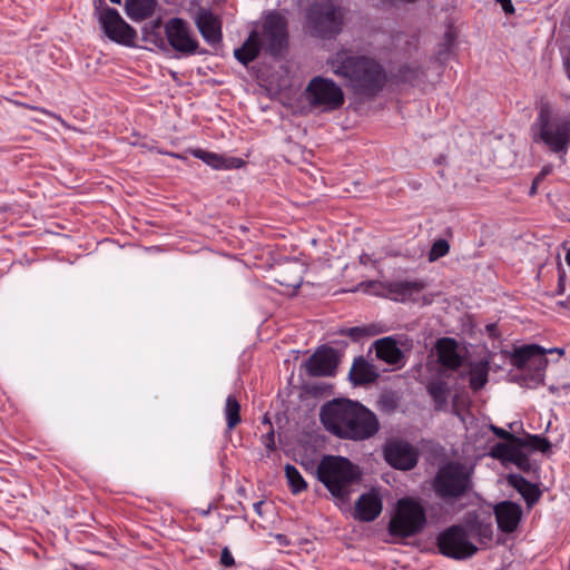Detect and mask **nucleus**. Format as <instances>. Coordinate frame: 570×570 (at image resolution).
I'll list each match as a JSON object with an SVG mask.
<instances>
[{
  "label": "nucleus",
  "instance_id": "1",
  "mask_svg": "<svg viewBox=\"0 0 570 570\" xmlns=\"http://www.w3.org/2000/svg\"><path fill=\"white\" fill-rule=\"evenodd\" d=\"M320 419L327 432L351 441L373 438L381 428L376 414L360 402L335 399L325 403Z\"/></svg>",
  "mask_w": 570,
  "mask_h": 570
},
{
  "label": "nucleus",
  "instance_id": "2",
  "mask_svg": "<svg viewBox=\"0 0 570 570\" xmlns=\"http://www.w3.org/2000/svg\"><path fill=\"white\" fill-rule=\"evenodd\" d=\"M332 72L344 79L346 86L365 99L375 98L387 83V73L375 58L355 55L350 49H341L328 60Z\"/></svg>",
  "mask_w": 570,
  "mask_h": 570
},
{
  "label": "nucleus",
  "instance_id": "3",
  "mask_svg": "<svg viewBox=\"0 0 570 570\" xmlns=\"http://www.w3.org/2000/svg\"><path fill=\"white\" fill-rule=\"evenodd\" d=\"M533 140L544 144L557 155H567L570 147V112L554 114L549 102H541L531 126Z\"/></svg>",
  "mask_w": 570,
  "mask_h": 570
},
{
  "label": "nucleus",
  "instance_id": "4",
  "mask_svg": "<svg viewBox=\"0 0 570 570\" xmlns=\"http://www.w3.org/2000/svg\"><path fill=\"white\" fill-rule=\"evenodd\" d=\"M317 479L330 493L340 501H348L351 488L358 480L360 473L348 459L325 455L316 469Z\"/></svg>",
  "mask_w": 570,
  "mask_h": 570
},
{
  "label": "nucleus",
  "instance_id": "5",
  "mask_svg": "<svg viewBox=\"0 0 570 570\" xmlns=\"http://www.w3.org/2000/svg\"><path fill=\"white\" fill-rule=\"evenodd\" d=\"M554 352L560 355L564 353L562 348L553 347L547 350L538 344L517 347L510 356V363L520 370L521 373L514 375L513 380L528 387L540 385L544 380L548 366L547 354Z\"/></svg>",
  "mask_w": 570,
  "mask_h": 570
},
{
  "label": "nucleus",
  "instance_id": "6",
  "mask_svg": "<svg viewBox=\"0 0 570 570\" xmlns=\"http://www.w3.org/2000/svg\"><path fill=\"white\" fill-rule=\"evenodd\" d=\"M472 469L460 462H448L438 470L432 481V489L444 502H454L472 490Z\"/></svg>",
  "mask_w": 570,
  "mask_h": 570
},
{
  "label": "nucleus",
  "instance_id": "7",
  "mask_svg": "<svg viewBox=\"0 0 570 570\" xmlns=\"http://www.w3.org/2000/svg\"><path fill=\"white\" fill-rule=\"evenodd\" d=\"M426 522V511L421 501L404 497L397 500L387 530L392 537L406 539L419 534Z\"/></svg>",
  "mask_w": 570,
  "mask_h": 570
},
{
  "label": "nucleus",
  "instance_id": "8",
  "mask_svg": "<svg viewBox=\"0 0 570 570\" xmlns=\"http://www.w3.org/2000/svg\"><path fill=\"white\" fill-rule=\"evenodd\" d=\"M305 98L312 108L322 112H333L342 108L345 102L344 91L333 79L313 77L306 88Z\"/></svg>",
  "mask_w": 570,
  "mask_h": 570
},
{
  "label": "nucleus",
  "instance_id": "9",
  "mask_svg": "<svg viewBox=\"0 0 570 570\" xmlns=\"http://www.w3.org/2000/svg\"><path fill=\"white\" fill-rule=\"evenodd\" d=\"M306 22L312 35L331 39L341 31L342 16L332 0H315L307 9Z\"/></svg>",
  "mask_w": 570,
  "mask_h": 570
},
{
  "label": "nucleus",
  "instance_id": "10",
  "mask_svg": "<svg viewBox=\"0 0 570 570\" xmlns=\"http://www.w3.org/2000/svg\"><path fill=\"white\" fill-rule=\"evenodd\" d=\"M95 17L104 31V33L112 41L131 46L137 36L131 28L119 14V12L106 4L105 0L95 2Z\"/></svg>",
  "mask_w": 570,
  "mask_h": 570
},
{
  "label": "nucleus",
  "instance_id": "11",
  "mask_svg": "<svg viewBox=\"0 0 570 570\" xmlns=\"http://www.w3.org/2000/svg\"><path fill=\"white\" fill-rule=\"evenodd\" d=\"M436 544L441 554L454 559L465 560L478 552V546L469 539V533L462 524H455L440 532Z\"/></svg>",
  "mask_w": 570,
  "mask_h": 570
},
{
  "label": "nucleus",
  "instance_id": "12",
  "mask_svg": "<svg viewBox=\"0 0 570 570\" xmlns=\"http://www.w3.org/2000/svg\"><path fill=\"white\" fill-rule=\"evenodd\" d=\"M165 33L173 49L183 56L202 55L199 43L189 24L180 18H171L165 26Z\"/></svg>",
  "mask_w": 570,
  "mask_h": 570
},
{
  "label": "nucleus",
  "instance_id": "13",
  "mask_svg": "<svg viewBox=\"0 0 570 570\" xmlns=\"http://www.w3.org/2000/svg\"><path fill=\"white\" fill-rule=\"evenodd\" d=\"M261 42L271 55L281 53L287 43V24L284 17L277 12H271L265 17Z\"/></svg>",
  "mask_w": 570,
  "mask_h": 570
},
{
  "label": "nucleus",
  "instance_id": "14",
  "mask_svg": "<svg viewBox=\"0 0 570 570\" xmlns=\"http://www.w3.org/2000/svg\"><path fill=\"white\" fill-rule=\"evenodd\" d=\"M384 460L394 469L409 471L412 470L419 459L415 448L403 440H391L386 442L383 449Z\"/></svg>",
  "mask_w": 570,
  "mask_h": 570
},
{
  "label": "nucleus",
  "instance_id": "15",
  "mask_svg": "<svg viewBox=\"0 0 570 570\" xmlns=\"http://www.w3.org/2000/svg\"><path fill=\"white\" fill-rule=\"evenodd\" d=\"M195 24L203 39L212 46L223 40L222 20L210 9L198 8L194 16Z\"/></svg>",
  "mask_w": 570,
  "mask_h": 570
},
{
  "label": "nucleus",
  "instance_id": "16",
  "mask_svg": "<svg viewBox=\"0 0 570 570\" xmlns=\"http://www.w3.org/2000/svg\"><path fill=\"white\" fill-rule=\"evenodd\" d=\"M340 363V353L333 347H323L314 353L306 363L311 376H333Z\"/></svg>",
  "mask_w": 570,
  "mask_h": 570
},
{
  "label": "nucleus",
  "instance_id": "17",
  "mask_svg": "<svg viewBox=\"0 0 570 570\" xmlns=\"http://www.w3.org/2000/svg\"><path fill=\"white\" fill-rule=\"evenodd\" d=\"M498 528L503 533H512L519 527L522 508L512 501H501L493 508Z\"/></svg>",
  "mask_w": 570,
  "mask_h": 570
},
{
  "label": "nucleus",
  "instance_id": "18",
  "mask_svg": "<svg viewBox=\"0 0 570 570\" xmlns=\"http://www.w3.org/2000/svg\"><path fill=\"white\" fill-rule=\"evenodd\" d=\"M382 510V498L372 490L363 493L355 502L354 518L363 522H372L381 514Z\"/></svg>",
  "mask_w": 570,
  "mask_h": 570
},
{
  "label": "nucleus",
  "instance_id": "19",
  "mask_svg": "<svg viewBox=\"0 0 570 570\" xmlns=\"http://www.w3.org/2000/svg\"><path fill=\"white\" fill-rule=\"evenodd\" d=\"M189 154L215 170L238 169L245 165L242 158L224 156L202 148L189 149Z\"/></svg>",
  "mask_w": 570,
  "mask_h": 570
},
{
  "label": "nucleus",
  "instance_id": "20",
  "mask_svg": "<svg viewBox=\"0 0 570 570\" xmlns=\"http://www.w3.org/2000/svg\"><path fill=\"white\" fill-rule=\"evenodd\" d=\"M438 362L445 368L455 371L462 365V357L458 353V343L454 338L442 337L435 344Z\"/></svg>",
  "mask_w": 570,
  "mask_h": 570
},
{
  "label": "nucleus",
  "instance_id": "21",
  "mask_svg": "<svg viewBox=\"0 0 570 570\" xmlns=\"http://www.w3.org/2000/svg\"><path fill=\"white\" fill-rule=\"evenodd\" d=\"M374 345L377 358L390 365H403L404 354L392 336L380 338Z\"/></svg>",
  "mask_w": 570,
  "mask_h": 570
},
{
  "label": "nucleus",
  "instance_id": "22",
  "mask_svg": "<svg viewBox=\"0 0 570 570\" xmlns=\"http://www.w3.org/2000/svg\"><path fill=\"white\" fill-rule=\"evenodd\" d=\"M507 481L510 487L520 493L529 508H532L539 501L541 497L540 489L521 474L511 473L507 476Z\"/></svg>",
  "mask_w": 570,
  "mask_h": 570
},
{
  "label": "nucleus",
  "instance_id": "23",
  "mask_svg": "<svg viewBox=\"0 0 570 570\" xmlns=\"http://www.w3.org/2000/svg\"><path fill=\"white\" fill-rule=\"evenodd\" d=\"M379 374L375 367L368 363L363 356L354 360L350 370L348 377L354 385H365L376 381Z\"/></svg>",
  "mask_w": 570,
  "mask_h": 570
},
{
  "label": "nucleus",
  "instance_id": "24",
  "mask_svg": "<svg viewBox=\"0 0 570 570\" xmlns=\"http://www.w3.org/2000/svg\"><path fill=\"white\" fill-rule=\"evenodd\" d=\"M462 525L466 533H469V539L471 541L475 540L481 546H485L493 538V527L491 522L481 520L478 517L466 520Z\"/></svg>",
  "mask_w": 570,
  "mask_h": 570
},
{
  "label": "nucleus",
  "instance_id": "25",
  "mask_svg": "<svg viewBox=\"0 0 570 570\" xmlns=\"http://www.w3.org/2000/svg\"><path fill=\"white\" fill-rule=\"evenodd\" d=\"M261 50L259 36L252 31L242 47L234 50V57L244 66L254 61Z\"/></svg>",
  "mask_w": 570,
  "mask_h": 570
},
{
  "label": "nucleus",
  "instance_id": "26",
  "mask_svg": "<svg viewBox=\"0 0 570 570\" xmlns=\"http://www.w3.org/2000/svg\"><path fill=\"white\" fill-rule=\"evenodd\" d=\"M424 288V283L420 281H404L395 282L389 286V293L393 299L405 302L411 299L414 295L419 294Z\"/></svg>",
  "mask_w": 570,
  "mask_h": 570
},
{
  "label": "nucleus",
  "instance_id": "27",
  "mask_svg": "<svg viewBox=\"0 0 570 570\" xmlns=\"http://www.w3.org/2000/svg\"><path fill=\"white\" fill-rule=\"evenodd\" d=\"M426 391L434 402L435 410H442L450 394L449 386L443 380H433L428 383Z\"/></svg>",
  "mask_w": 570,
  "mask_h": 570
},
{
  "label": "nucleus",
  "instance_id": "28",
  "mask_svg": "<svg viewBox=\"0 0 570 570\" xmlns=\"http://www.w3.org/2000/svg\"><path fill=\"white\" fill-rule=\"evenodd\" d=\"M514 442L523 450L524 448L531 451L547 452L551 448L550 441L538 434H527L524 438L517 436Z\"/></svg>",
  "mask_w": 570,
  "mask_h": 570
},
{
  "label": "nucleus",
  "instance_id": "29",
  "mask_svg": "<svg viewBox=\"0 0 570 570\" xmlns=\"http://www.w3.org/2000/svg\"><path fill=\"white\" fill-rule=\"evenodd\" d=\"M224 414L228 431H232L237 424L240 423V404L235 395L230 394L226 397Z\"/></svg>",
  "mask_w": 570,
  "mask_h": 570
},
{
  "label": "nucleus",
  "instance_id": "30",
  "mask_svg": "<svg viewBox=\"0 0 570 570\" xmlns=\"http://www.w3.org/2000/svg\"><path fill=\"white\" fill-rule=\"evenodd\" d=\"M285 475L288 487L294 494H298L307 489V483L301 472L292 464H286Z\"/></svg>",
  "mask_w": 570,
  "mask_h": 570
},
{
  "label": "nucleus",
  "instance_id": "31",
  "mask_svg": "<svg viewBox=\"0 0 570 570\" xmlns=\"http://www.w3.org/2000/svg\"><path fill=\"white\" fill-rule=\"evenodd\" d=\"M519 444L517 442L498 443L491 450V455L495 459L511 462L514 453L518 450Z\"/></svg>",
  "mask_w": 570,
  "mask_h": 570
},
{
  "label": "nucleus",
  "instance_id": "32",
  "mask_svg": "<svg viewBox=\"0 0 570 570\" xmlns=\"http://www.w3.org/2000/svg\"><path fill=\"white\" fill-rule=\"evenodd\" d=\"M488 382V368L485 365H476L471 370L469 384L474 391L481 390Z\"/></svg>",
  "mask_w": 570,
  "mask_h": 570
},
{
  "label": "nucleus",
  "instance_id": "33",
  "mask_svg": "<svg viewBox=\"0 0 570 570\" xmlns=\"http://www.w3.org/2000/svg\"><path fill=\"white\" fill-rule=\"evenodd\" d=\"M338 334L351 337L352 341L357 342L365 336L373 335L374 332L370 326H354L343 327L337 331Z\"/></svg>",
  "mask_w": 570,
  "mask_h": 570
},
{
  "label": "nucleus",
  "instance_id": "34",
  "mask_svg": "<svg viewBox=\"0 0 570 570\" xmlns=\"http://www.w3.org/2000/svg\"><path fill=\"white\" fill-rule=\"evenodd\" d=\"M450 250V244L446 239H443V238H440V239H436L430 250H429V261L430 262H435L438 259H440L441 257H444Z\"/></svg>",
  "mask_w": 570,
  "mask_h": 570
},
{
  "label": "nucleus",
  "instance_id": "35",
  "mask_svg": "<svg viewBox=\"0 0 570 570\" xmlns=\"http://www.w3.org/2000/svg\"><path fill=\"white\" fill-rule=\"evenodd\" d=\"M379 411L390 414L397 409V399L393 394H382L377 400Z\"/></svg>",
  "mask_w": 570,
  "mask_h": 570
},
{
  "label": "nucleus",
  "instance_id": "36",
  "mask_svg": "<svg viewBox=\"0 0 570 570\" xmlns=\"http://www.w3.org/2000/svg\"><path fill=\"white\" fill-rule=\"evenodd\" d=\"M125 9L131 20H142V0H125Z\"/></svg>",
  "mask_w": 570,
  "mask_h": 570
},
{
  "label": "nucleus",
  "instance_id": "37",
  "mask_svg": "<svg viewBox=\"0 0 570 570\" xmlns=\"http://www.w3.org/2000/svg\"><path fill=\"white\" fill-rule=\"evenodd\" d=\"M421 75L423 71L419 66L404 65L399 70L400 78L410 83H413Z\"/></svg>",
  "mask_w": 570,
  "mask_h": 570
},
{
  "label": "nucleus",
  "instance_id": "38",
  "mask_svg": "<svg viewBox=\"0 0 570 570\" xmlns=\"http://www.w3.org/2000/svg\"><path fill=\"white\" fill-rule=\"evenodd\" d=\"M511 463L517 465L520 470L524 472H531L532 471V463L529 459L528 454L521 449L518 448L517 452L514 453Z\"/></svg>",
  "mask_w": 570,
  "mask_h": 570
},
{
  "label": "nucleus",
  "instance_id": "39",
  "mask_svg": "<svg viewBox=\"0 0 570 570\" xmlns=\"http://www.w3.org/2000/svg\"><path fill=\"white\" fill-rule=\"evenodd\" d=\"M219 562L226 568H233L235 566V559L227 547L222 550Z\"/></svg>",
  "mask_w": 570,
  "mask_h": 570
},
{
  "label": "nucleus",
  "instance_id": "40",
  "mask_svg": "<svg viewBox=\"0 0 570 570\" xmlns=\"http://www.w3.org/2000/svg\"><path fill=\"white\" fill-rule=\"evenodd\" d=\"M491 430L500 439H503V440H507V441H510V442H514V439H517V435H513L512 433L505 431L502 428H498L495 425H491Z\"/></svg>",
  "mask_w": 570,
  "mask_h": 570
},
{
  "label": "nucleus",
  "instance_id": "41",
  "mask_svg": "<svg viewBox=\"0 0 570 570\" xmlns=\"http://www.w3.org/2000/svg\"><path fill=\"white\" fill-rule=\"evenodd\" d=\"M498 2L502 6V9L505 13L514 12V8L512 6L511 0H498Z\"/></svg>",
  "mask_w": 570,
  "mask_h": 570
},
{
  "label": "nucleus",
  "instance_id": "42",
  "mask_svg": "<svg viewBox=\"0 0 570 570\" xmlns=\"http://www.w3.org/2000/svg\"><path fill=\"white\" fill-rule=\"evenodd\" d=\"M266 446L269 448V449H274L275 448V443H274V432H269L266 434Z\"/></svg>",
  "mask_w": 570,
  "mask_h": 570
},
{
  "label": "nucleus",
  "instance_id": "43",
  "mask_svg": "<svg viewBox=\"0 0 570 570\" xmlns=\"http://www.w3.org/2000/svg\"><path fill=\"white\" fill-rule=\"evenodd\" d=\"M154 0H145V19L153 13V3Z\"/></svg>",
  "mask_w": 570,
  "mask_h": 570
},
{
  "label": "nucleus",
  "instance_id": "44",
  "mask_svg": "<svg viewBox=\"0 0 570 570\" xmlns=\"http://www.w3.org/2000/svg\"><path fill=\"white\" fill-rule=\"evenodd\" d=\"M563 67H564V71L567 73V77L569 78L570 80V57H566L563 59Z\"/></svg>",
  "mask_w": 570,
  "mask_h": 570
},
{
  "label": "nucleus",
  "instance_id": "45",
  "mask_svg": "<svg viewBox=\"0 0 570 570\" xmlns=\"http://www.w3.org/2000/svg\"><path fill=\"white\" fill-rule=\"evenodd\" d=\"M264 502L263 501H258V502H255L253 504V508H254V511L259 515L262 517L263 515V512H262V507H263Z\"/></svg>",
  "mask_w": 570,
  "mask_h": 570
},
{
  "label": "nucleus",
  "instance_id": "46",
  "mask_svg": "<svg viewBox=\"0 0 570 570\" xmlns=\"http://www.w3.org/2000/svg\"><path fill=\"white\" fill-rule=\"evenodd\" d=\"M540 181V177H535L532 181L531 188H530V195H534L537 191L538 183Z\"/></svg>",
  "mask_w": 570,
  "mask_h": 570
},
{
  "label": "nucleus",
  "instance_id": "47",
  "mask_svg": "<svg viewBox=\"0 0 570 570\" xmlns=\"http://www.w3.org/2000/svg\"><path fill=\"white\" fill-rule=\"evenodd\" d=\"M551 173V166H546L542 168V170L540 171V174L537 176V177H540V180L548 174Z\"/></svg>",
  "mask_w": 570,
  "mask_h": 570
},
{
  "label": "nucleus",
  "instance_id": "48",
  "mask_svg": "<svg viewBox=\"0 0 570 570\" xmlns=\"http://www.w3.org/2000/svg\"><path fill=\"white\" fill-rule=\"evenodd\" d=\"M32 109L38 110V108H36V107H32ZM39 111H41V112H42V114H45V115H48V116H52V117H53V115H52L51 112H49V111H47V110H45V109H39Z\"/></svg>",
  "mask_w": 570,
  "mask_h": 570
},
{
  "label": "nucleus",
  "instance_id": "49",
  "mask_svg": "<svg viewBox=\"0 0 570 570\" xmlns=\"http://www.w3.org/2000/svg\"><path fill=\"white\" fill-rule=\"evenodd\" d=\"M171 156H173V157H175V158H178V159H181V158H183V157H181L180 155H178V154H171Z\"/></svg>",
  "mask_w": 570,
  "mask_h": 570
},
{
  "label": "nucleus",
  "instance_id": "50",
  "mask_svg": "<svg viewBox=\"0 0 570 570\" xmlns=\"http://www.w3.org/2000/svg\"><path fill=\"white\" fill-rule=\"evenodd\" d=\"M112 3H120V0H110Z\"/></svg>",
  "mask_w": 570,
  "mask_h": 570
}]
</instances>
